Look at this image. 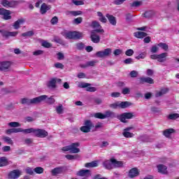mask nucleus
I'll use <instances>...</instances> for the list:
<instances>
[{
  "label": "nucleus",
  "instance_id": "nucleus-1",
  "mask_svg": "<svg viewBox=\"0 0 179 179\" xmlns=\"http://www.w3.org/2000/svg\"><path fill=\"white\" fill-rule=\"evenodd\" d=\"M47 99V95H41L34 99L22 98L21 99V104H26L27 106H33L40 104Z\"/></svg>",
  "mask_w": 179,
  "mask_h": 179
},
{
  "label": "nucleus",
  "instance_id": "nucleus-2",
  "mask_svg": "<svg viewBox=\"0 0 179 179\" xmlns=\"http://www.w3.org/2000/svg\"><path fill=\"white\" fill-rule=\"evenodd\" d=\"M124 165V163L120 161H117V159L112 158L110 160H106L103 162V166L107 170H111V169H113V167H122Z\"/></svg>",
  "mask_w": 179,
  "mask_h": 179
},
{
  "label": "nucleus",
  "instance_id": "nucleus-3",
  "mask_svg": "<svg viewBox=\"0 0 179 179\" xmlns=\"http://www.w3.org/2000/svg\"><path fill=\"white\" fill-rule=\"evenodd\" d=\"M62 34L65 38H69V40H79L83 37V34L78 31L62 32Z\"/></svg>",
  "mask_w": 179,
  "mask_h": 179
},
{
  "label": "nucleus",
  "instance_id": "nucleus-4",
  "mask_svg": "<svg viewBox=\"0 0 179 179\" xmlns=\"http://www.w3.org/2000/svg\"><path fill=\"white\" fill-rule=\"evenodd\" d=\"M80 146L79 143H73L70 145L63 147L62 150L63 152H70V153H79L80 149L78 148Z\"/></svg>",
  "mask_w": 179,
  "mask_h": 179
},
{
  "label": "nucleus",
  "instance_id": "nucleus-5",
  "mask_svg": "<svg viewBox=\"0 0 179 179\" xmlns=\"http://www.w3.org/2000/svg\"><path fill=\"white\" fill-rule=\"evenodd\" d=\"M103 32H104V29H96L91 31V35H90L91 41H92V43H95V44L100 43V36H99L96 33H103Z\"/></svg>",
  "mask_w": 179,
  "mask_h": 179
},
{
  "label": "nucleus",
  "instance_id": "nucleus-6",
  "mask_svg": "<svg viewBox=\"0 0 179 179\" xmlns=\"http://www.w3.org/2000/svg\"><path fill=\"white\" fill-rule=\"evenodd\" d=\"M135 117V114L134 113H124L121 115H118L117 116V120H120L121 122L124 124H127L128 121L127 120H131Z\"/></svg>",
  "mask_w": 179,
  "mask_h": 179
},
{
  "label": "nucleus",
  "instance_id": "nucleus-7",
  "mask_svg": "<svg viewBox=\"0 0 179 179\" xmlns=\"http://www.w3.org/2000/svg\"><path fill=\"white\" fill-rule=\"evenodd\" d=\"M131 106V103L129 101H117L114 103H111L109 105L110 108H113L116 110V108H128Z\"/></svg>",
  "mask_w": 179,
  "mask_h": 179
},
{
  "label": "nucleus",
  "instance_id": "nucleus-8",
  "mask_svg": "<svg viewBox=\"0 0 179 179\" xmlns=\"http://www.w3.org/2000/svg\"><path fill=\"white\" fill-rule=\"evenodd\" d=\"M113 52L111 48H106L103 50H100L96 52V57L97 58H106V57H110Z\"/></svg>",
  "mask_w": 179,
  "mask_h": 179
},
{
  "label": "nucleus",
  "instance_id": "nucleus-9",
  "mask_svg": "<svg viewBox=\"0 0 179 179\" xmlns=\"http://www.w3.org/2000/svg\"><path fill=\"white\" fill-rule=\"evenodd\" d=\"M84 125L85 126L80 127V131H82V132H85V134L90 132V129H92V128H94V124L91 120H86Z\"/></svg>",
  "mask_w": 179,
  "mask_h": 179
},
{
  "label": "nucleus",
  "instance_id": "nucleus-10",
  "mask_svg": "<svg viewBox=\"0 0 179 179\" xmlns=\"http://www.w3.org/2000/svg\"><path fill=\"white\" fill-rule=\"evenodd\" d=\"M1 3L4 8H15L17 5H19V1H8V0H1Z\"/></svg>",
  "mask_w": 179,
  "mask_h": 179
},
{
  "label": "nucleus",
  "instance_id": "nucleus-11",
  "mask_svg": "<svg viewBox=\"0 0 179 179\" xmlns=\"http://www.w3.org/2000/svg\"><path fill=\"white\" fill-rule=\"evenodd\" d=\"M34 135L37 138H45L46 136H48V132L44 129H35Z\"/></svg>",
  "mask_w": 179,
  "mask_h": 179
},
{
  "label": "nucleus",
  "instance_id": "nucleus-12",
  "mask_svg": "<svg viewBox=\"0 0 179 179\" xmlns=\"http://www.w3.org/2000/svg\"><path fill=\"white\" fill-rule=\"evenodd\" d=\"M0 33L3 37L5 38H9V37H16L19 32L17 31H8L5 30H0Z\"/></svg>",
  "mask_w": 179,
  "mask_h": 179
},
{
  "label": "nucleus",
  "instance_id": "nucleus-13",
  "mask_svg": "<svg viewBox=\"0 0 179 179\" xmlns=\"http://www.w3.org/2000/svg\"><path fill=\"white\" fill-rule=\"evenodd\" d=\"M0 15L3 16V19L4 20H10V19H12V16L10 15V10H9L0 8Z\"/></svg>",
  "mask_w": 179,
  "mask_h": 179
},
{
  "label": "nucleus",
  "instance_id": "nucleus-14",
  "mask_svg": "<svg viewBox=\"0 0 179 179\" xmlns=\"http://www.w3.org/2000/svg\"><path fill=\"white\" fill-rule=\"evenodd\" d=\"M22 176V171L19 169H15L8 173V178L17 179Z\"/></svg>",
  "mask_w": 179,
  "mask_h": 179
},
{
  "label": "nucleus",
  "instance_id": "nucleus-15",
  "mask_svg": "<svg viewBox=\"0 0 179 179\" xmlns=\"http://www.w3.org/2000/svg\"><path fill=\"white\" fill-rule=\"evenodd\" d=\"M11 66L12 62L9 61L1 62H0V71H3V72H8V69H9Z\"/></svg>",
  "mask_w": 179,
  "mask_h": 179
},
{
  "label": "nucleus",
  "instance_id": "nucleus-16",
  "mask_svg": "<svg viewBox=\"0 0 179 179\" xmlns=\"http://www.w3.org/2000/svg\"><path fill=\"white\" fill-rule=\"evenodd\" d=\"M64 170H65V167L59 166L52 169L50 173L53 177H57L59 174H62V173H64Z\"/></svg>",
  "mask_w": 179,
  "mask_h": 179
},
{
  "label": "nucleus",
  "instance_id": "nucleus-17",
  "mask_svg": "<svg viewBox=\"0 0 179 179\" xmlns=\"http://www.w3.org/2000/svg\"><path fill=\"white\" fill-rule=\"evenodd\" d=\"M76 174L79 177H90V176H92L90 170L89 169H81L78 171Z\"/></svg>",
  "mask_w": 179,
  "mask_h": 179
},
{
  "label": "nucleus",
  "instance_id": "nucleus-18",
  "mask_svg": "<svg viewBox=\"0 0 179 179\" xmlns=\"http://www.w3.org/2000/svg\"><path fill=\"white\" fill-rule=\"evenodd\" d=\"M144 83H148L149 85H153V83H155V81L150 77L140 78V85H144Z\"/></svg>",
  "mask_w": 179,
  "mask_h": 179
},
{
  "label": "nucleus",
  "instance_id": "nucleus-19",
  "mask_svg": "<svg viewBox=\"0 0 179 179\" xmlns=\"http://www.w3.org/2000/svg\"><path fill=\"white\" fill-rule=\"evenodd\" d=\"M139 176V170L137 168H133L129 170L128 177L129 178H135V177H138Z\"/></svg>",
  "mask_w": 179,
  "mask_h": 179
},
{
  "label": "nucleus",
  "instance_id": "nucleus-20",
  "mask_svg": "<svg viewBox=\"0 0 179 179\" xmlns=\"http://www.w3.org/2000/svg\"><path fill=\"white\" fill-rule=\"evenodd\" d=\"M50 9H51L50 6H48L45 3H42L40 8L41 14L45 15L47 13V11L50 10Z\"/></svg>",
  "mask_w": 179,
  "mask_h": 179
},
{
  "label": "nucleus",
  "instance_id": "nucleus-21",
  "mask_svg": "<svg viewBox=\"0 0 179 179\" xmlns=\"http://www.w3.org/2000/svg\"><path fill=\"white\" fill-rule=\"evenodd\" d=\"M106 16L112 26H117V18L114 15L106 14Z\"/></svg>",
  "mask_w": 179,
  "mask_h": 179
},
{
  "label": "nucleus",
  "instance_id": "nucleus-22",
  "mask_svg": "<svg viewBox=\"0 0 179 179\" xmlns=\"http://www.w3.org/2000/svg\"><path fill=\"white\" fill-rule=\"evenodd\" d=\"M56 85H57V79L56 78H51L50 80H49L46 83V86L49 89H55V87H57Z\"/></svg>",
  "mask_w": 179,
  "mask_h": 179
},
{
  "label": "nucleus",
  "instance_id": "nucleus-23",
  "mask_svg": "<svg viewBox=\"0 0 179 179\" xmlns=\"http://www.w3.org/2000/svg\"><path fill=\"white\" fill-rule=\"evenodd\" d=\"M24 22H26V20H24V18H20L14 22L13 27H14V29H15V30H17V29L20 28V24H23Z\"/></svg>",
  "mask_w": 179,
  "mask_h": 179
},
{
  "label": "nucleus",
  "instance_id": "nucleus-24",
  "mask_svg": "<svg viewBox=\"0 0 179 179\" xmlns=\"http://www.w3.org/2000/svg\"><path fill=\"white\" fill-rule=\"evenodd\" d=\"M169 56V53L164 52L158 55V62H166L167 61V57Z\"/></svg>",
  "mask_w": 179,
  "mask_h": 179
},
{
  "label": "nucleus",
  "instance_id": "nucleus-25",
  "mask_svg": "<svg viewBox=\"0 0 179 179\" xmlns=\"http://www.w3.org/2000/svg\"><path fill=\"white\" fill-rule=\"evenodd\" d=\"M158 173H161V174H167V167L163 164H159L157 166Z\"/></svg>",
  "mask_w": 179,
  "mask_h": 179
},
{
  "label": "nucleus",
  "instance_id": "nucleus-26",
  "mask_svg": "<svg viewBox=\"0 0 179 179\" xmlns=\"http://www.w3.org/2000/svg\"><path fill=\"white\" fill-rule=\"evenodd\" d=\"M175 132H176V130H174V129H167L163 131V135L166 138H170V136H171V134H174Z\"/></svg>",
  "mask_w": 179,
  "mask_h": 179
},
{
  "label": "nucleus",
  "instance_id": "nucleus-27",
  "mask_svg": "<svg viewBox=\"0 0 179 179\" xmlns=\"http://www.w3.org/2000/svg\"><path fill=\"white\" fill-rule=\"evenodd\" d=\"M9 165V161L6 157H1L0 158V167H5Z\"/></svg>",
  "mask_w": 179,
  "mask_h": 179
},
{
  "label": "nucleus",
  "instance_id": "nucleus-28",
  "mask_svg": "<svg viewBox=\"0 0 179 179\" xmlns=\"http://www.w3.org/2000/svg\"><path fill=\"white\" fill-rule=\"evenodd\" d=\"M106 118H117V115L111 110H106L105 112V119Z\"/></svg>",
  "mask_w": 179,
  "mask_h": 179
},
{
  "label": "nucleus",
  "instance_id": "nucleus-29",
  "mask_svg": "<svg viewBox=\"0 0 179 179\" xmlns=\"http://www.w3.org/2000/svg\"><path fill=\"white\" fill-rule=\"evenodd\" d=\"M19 132H20V128H12L6 130V134L7 135H10V134H17Z\"/></svg>",
  "mask_w": 179,
  "mask_h": 179
},
{
  "label": "nucleus",
  "instance_id": "nucleus-30",
  "mask_svg": "<svg viewBox=\"0 0 179 179\" xmlns=\"http://www.w3.org/2000/svg\"><path fill=\"white\" fill-rule=\"evenodd\" d=\"M66 16H79V15H82V11L77 10V11H66Z\"/></svg>",
  "mask_w": 179,
  "mask_h": 179
},
{
  "label": "nucleus",
  "instance_id": "nucleus-31",
  "mask_svg": "<svg viewBox=\"0 0 179 179\" xmlns=\"http://www.w3.org/2000/svg\"><path fill=\"white\" fill-rule=\"evenodd\" d=\"M99 166V164H97L96 161H93L91 162L86 163L85 164V166L87 167V169L93 168V167H97Z\"/></svg>",
  "mask_w": 179,
  "mask_h": 179
},
{
  "label": "nucleus",
  "instance_id": "nucleus-32",
  "mask_svg": "<svg viewBox=\"0 0 179 179\" xmlns=\"http://www.w3.org/2000/svg\"><path fill=\"white\" fill-rule=\"evenodd\" d=\"M35 129H36L34 128H29V129H25L20 128V132H23L24 134H34V135Z\"/></svg>",
  "mask_w": 179,
  "mask_h": 179
},
{
  "label": "nucleus",
  "instance_id": "nucleus-33",
  "mask_svg": "<svg viewBox=\"0 0 179 179\" xmlns=\"http://www.w3.org/2000/svg\"><path fill=\"white\" fill-rule=\"evenodd\" d=\"M134 36L136 38H143V37H146V36H148V34L145 32L137 31L134 33Z\"/></svg>",
  "mask_w": 179,
  "mask_h": 179
},
{
  "label": "nucleus",
  "instance_id": "nucleus-34",
  "mask_svg": "<svg viewBox=\"0 0 179 179\" xmlns=\"http://www.w3.org/2000/svg\"><path fill=\"white\" fill-rule=\"evenodd\" d=\"M143 15H144V17H145L146 19H150L151 17H153V16H155V11L153 10L146 11Z\"/></svg>",
  "mask_w": 179,
  "mask_h": 179
},
{
  "label": "nucleus",
  "instance_id": "nucleus-35",
  "mask_svg": "<svg viewBox=\"0 0 179 179\" xmlns=\"http://www.w3.org/2000/svg\"><path fill=\"white\" fill-rule=\"evenodd\" d=\"M97 15L99 17V21H101L102 23H107V18H106L104 15H103V13L101 12L98 11Z\"/></svg>",
  "mask_w": 179,
  "mask_h": 179
},
{
  "label": "nucleus",
  "instance_id": "nucleus-36",
  "mask_svg": "<svg viewBox=\"0 0 179 179\" xmlns=\"http://www.w3.org/2000/svg\"><path fill=\"white\" fill-rule=\"evenodd\" d=\"M90 27H92V29H95V30L101 29V25H100V23L97 21H92Z\"/></svg>",
  "mask_w": 179,
  "mask_h": 179
},
{
  "label": "nucleus",
  "instance_id": "nucleus-37",
  "mask_svg": "<svg viewBox=\"0 0 179 179\" xmlns=\"http://www.w3.org/2000/svg\"><path fill=\"white\" fill-rule=\"evenodd\" d=\"M66 159L67 160H76L79 159L80 156L78 155H65Z\"/></svg>",
  "mask_w": 179,
  "mask_h": 179
},
{
  "label": "nucleus",
  "instance_id": "nucleus-38",
  "mask_svg": "<svg viewBox=\"0 0 179 179\" xmlns=\"http://www.w3.org/2000/svg\"><path fill=\"white\" fill-rule=\"evenodd\" d=\"M94 117L95 118H98L99 120H106L105 114H103L101 113H96L94 115Z\"/></svg>",
  "mask_w": 179,
  "mask_h": 179
},
{
  "label": "nucleus",
  "instance_id": "nucleus-39",
  "mask_svg": "<svg viewBox=\"0 0 179 179\" xmlns=\"http://www.w3.org/2000/svg\"><path fill=\"white\" fill-rule=\"evenodd\" d=\"M21 36L22 37H33V36H34V31H29L27 32H25V33H22L21 34Z\"/></svg>",
  "mask_w": 179,
  "mask_h": 179
},
{
  "label": "nucleus",
  "instance_id": "nucleus-40",
  "mask_svg": "<svg viewBox=\"0 0 179 179\" xmlns=\"http://www.w3.org/2000/svg\"><path fill=\"white\" fill-rule=\"evenodd\" d=\"M53 41H55V43H57L58 44H61L62 45L65 44V42H64L62 39L58 36H54Z\"/></svg>",
  "mask_w": 179,
  "mask_h": 179
},
{
  "label": "nucleus",
  "instance_id": "nucleus-41",
  "mask_svg": "<svg viewBox=\"0 0 179 179\" xmlns=\"http://www.w3.org/2000/svg\"><path fill=\"white\" fill-rule=\"evenodd\" d=\"M8 127H10L11 128H17L20 127V123L17 122H11L8 123Z\"/></svg>",
  "mask_w": 179,
  "mask_h": 179
},
{
  "label": "nucleus",
  "instance_id": "nucleus-42",
  "mask_svg": "<svg viewBox=\"0 0 179 179\" xmlns=\"http://www.w3.org/2000/svg\"><path fill=\"white\" fill-rule=\"evenodd\" d=\"M142 5V1H134L130 3L131 8H139Z\"/></svg>",
  "mask_w": 179,
  "mask_h": 179
},
{
  "label": "nucleus",
  "instance_id": "nucleus-43",
  "mask_svg": "<svg viewBox=\"0 0 179 179\" xmlns=\"http://www.w3.org/2000/svg\"><path fill=\"white\" fill-rule=\"evenodd\" d=\"M177 118H179L178 113H172L168 115V120H177Z\"/></svg>",
  "mask_w": 179,
  "mask_h": 179
},
{
  "label": "nucleus",
  "instance_id": "nucleus-44",
  "mask_svg": "<svg viewBox=\"0 0 179 179\" xmlns=\"http://www.w3.org/2000/svg\"><path fill=\"white\" fill-rule=\"evenodd\" d=\"M76 47L77 48V50H85V43H83V42H79L76 43Z\"/></svg>",
  "mask_w": 179,
  "mask_h": 179
},
{
  "label": "nucleus",
  "instance_id": "nucleus-45",
  "mask_svg": "<svg viewBox=\"0 0 179 179\" xmlns=\"http://www.w3.org/2000/svg\"><path fill=\"white\" fill-rule=\"evenodd\" d=\"M122 135L123 136H124V138H134V134L133 133L125 131H123Z\"/></svg>",
  "mask_w": 179,
  "mask_h": 179
},
{
  "label": "nucleus",
  "instance_id": "nucleus-46",
  "mask_svg": "<svg viewBox=\"0 0 179 179\" xmlns=\"http://www.w3.org/2000/svg\"><path fill=\"white\" fill-rule=\"evenodd\" d=\"M146 52H141L138 56L136 57V59H145L146 58Z\"/></svg>",
  "mask_w": 179,
  "mask_h": 179
},
{
  "label": "nucleus",
  "instance_id": "nucleus-47",
  "mask_svg": "<svg viewBox=\"0 0 179 179\" xmlns=\"http://www.w3.org/2000/svg\"><path fill=\"white\" fill-rule=\"evenodd\" d=\"M82 22H83V18L82 17L75 18L73 20V24H80V23H82Z\"/></svg>",
  "mask_w": 179,
  "mask_h": 179
},
{
  "label": "nucleus",
  "instance_id": "nucleus-48",
  "mask_svg": "<svg viewBox=\"0 0 179 179\" xmlns=\"http://www.w3.org/2000/svg\"><path fill=\"white\" fill-rule=\"evenodd\" d=\"M158 47H161V48H162V50H164V51H167V50H169V45L167 43H159L158 44Z\"/></svg>",
  "mask_w": 179,
  "mask_h": 179
},
{
  "label": "nucleus",
  "instance_id": "nucleus-49",
  "mask_svg": "<svg viewBox=\"0 0 179 179\" xmlns=\"http://www.w3.org/2000/svg\"><path fill=\"white\" fill-rule=\"evenodd\" d=\"M56 111L57 114H62V113H64V108L62 106V104H60L56 107Z\"/></svg>",
  "mask_w": 179,
  "mask_h": 179
},
{
  "label": "nucleus",
  "instance_id": "nucleus-50",
  "mask_svg": "<svg viewBox=\"0 0 179 179\" xmlns=\"http://www.w3.org/2000/svg\"><path fill=\"white\" fill-rule=\"evenodd\" d=\"M45 100L48 104H54V103H55V99L52 96L48 98V96H47V98L45 99Z\"/></svg>",
  "mask_w": 179,
  "mask_h": 179
},
{
  "label": "nucleus",
  "instance_id": "nucleus-51",
  "mask_svg": "<svg viewBox=\"0 0 179 179\" xmlns=\"http://www.w3.org/2000/svg\"><path fill=\"white\" fill-rule=\"evenodd\" d=\"M34 171H35V173H36V174H43V173H44V169L41 168V167H36L34 169Z\"/></svg>",
  "mask_w": 179,
  "mask_h": 179
},
{
  "label": "nucleus",
  "instance_id": "nucleus-52",
  "mask_svg": "<svg viewBox=\"0 0 179 179\" xmlns=\"http://www.w3.org/2000/svg\"><path fill=\"white\" fill-rule=\"evenodd\" d=\"M116 86L120 89H122V87H125L126 84L124 81H118L117 83H116Z\"/></svg>",
  "mask_w": 179,
  "mask_h": 179
},
{
  "label": "nucleus",
  "instance_id": "nucleus-53",
  "mask_svg": "<svg viewBox=\"0 0 179 179\" xmlns=\"http://www.w3.org/2000/svg\"><path fill=\"white\" fill-rule=\"evenodd\" d=\"M138 75L139 73L135 70H133L129 73V76L131 78H138Z\"/></svg>",
  "mask_w": 179,
  "mask_h": 179
},
{
  "label": "nucleus",
  "instance_id": "nucleus-54",
  "mask_svg": "<svg viewBox=\"0 0 179 179\" xmlns=\"http://www.w3.org/2000/svg\"><path fill=\"white\" fill-rule=\"evenodd\" d=\"M131 93V89L129 87H123L122 90V94H129Z\"/></svg>",
  "mask_w": 179,
  "mask_h": 179
},
{
  "label": "nucleus",
  "instance_id": "nucleus-55",
  "mask_svg": "<svg viewBox=\"0 0 179 179\" xmlns=\"http://www.w3.org/2000/svg\"><path fill=\"white\" fill-rule=\"evenodd\" d=\"M124 64L126 65H129V64H134V59L129 57L123 61Z\"/></svg>",
  "mask_w": 179,
  "mask_h": 179
},
{
  "label": "nucleus",
  "instance_id": "nucleus-56",
  "mask_svg": "<svg viewBox=\"0 0 179 179\" xmlns=\"http://www.w3.org/2000/svg\"><path fill=\"white\" fill-rule=\"evenodd\" d=\"M134 50L132 49H128L127 50H126L125 52V55H127V57H132V55H134Z\"/></svg>",
  "mask_w": 179,
  "mask_h": 179
},
{
  "label": "nucleus",
  "instance_id": "nucleus-57",
  "mask_svg": "<svg viewBox=\"0 0 179 179\" xmlns=\"http://www.w3.org/2000/svg\"><path fill=\"white\" fill-rule=\"evenodd\" d=\"M88 86H90V83H81L80 84H79L78 87H81V89H85L87 87V89Z\"/></svg>",
  "mask_w": 179,
  "mask_h": 179
},
{
  "label": "nucleus",
  "instance_id": "nucleus-58",
  "mask_svg": "<svg viewBox=\"0 0 179 179\" xmlns=\"http://www.w3.org/2000/svg\"><path fill=\"white\" fill-rule=\"evenodd\" d=\"M52 45L45 41L42 42V46L45 47V48H50Z\"/></svg>",
  "mask_w": 179,
  "mask_h": 179
},
{
  "label": "nucleus",
  "instance_id": "nucleus-59",
  "mask_svg": "<svg viewBox=\"0 0 179 179\" xmlns=\"http://www.w3.org/2000/svg\"><path fill=\"white\" fill-rule=\"evenodd\" d=\"M3 141L8 143V145H13V141L10 137H4Z\"/></svg>",
  "mask_w": 179,
  "mask_h": 179
},
{
  "label": "nucleus",
  "instance_id": "nucleus-60",
  "mask_svg": "<svg viewBox=\"0 0 179 179\" xmlns=\"http://www.w3.org/2000/svg\"><path fill=\"white\" fill-rule=\"evenodd\" d=\"M51 24H57L58 23V17L55 16L50 20Z\"/></svg>",
  "mask_w": 179,
  "mask_h": 179
},
{
  "label": "nucleus",
  "instance_id": "nucleus-61",
  "mask_svg": "<svg viewBox=\"0 0 179 179\" xmlns=\"http://www.w3.org/2000/svg\"><path fill=\"white\" fill-rule=\"evenodd\" d=\"M94 103L97 105L101 104L103 103V100L100 98H94Z\"/></svg>",
  "mask_w": 179,
  "mask_h": 179
},
{
  "label": "nucleus",
  "instance_id": "nucleus-62",
  "mask_svg": "<svg viewBox=\"0 0 179 179\" xmlns=\"http://www.w3.org/2000/svg\"><path fill=\"white\" fill-rule=\"evenodd\" d=\"M55 68H57V69H62L64 68V64L59 62L55 63Z\"/></svg>",
  "mask_w": 179,
  "mask_h": 179
},
{
  "label": "nucleus",
  "instance_id": "nucleus-63",
  "mask_svg": "<svg viewBox=\"0 0 179 179\" xmlns=\"http://www.w3.org/2000/svg\"><path fill=\"white\" fill-rule=\"evenodd\" d=\"M97 91V88L94 87H88L86 88V92H94Z\"/></svg>",
  "mask_w": 179,
  "mask_h": 179
},
{
  "label": "nucleus",
  "instance_id": "nucleus-64",
  "mask_svg": "<svg viewBox=\"0 0 179 179\" xmlns=\"http://www.w3.org/2000/svg\"><path fill=\"white\" fill-rule=\"evenodd\" d=\"M113 54L115 57H117V55H121V54H122V50L120 49H116L114 50Z\"/></svg>",
  "mask_w": 179,
  "mask_h": 179
}]
</instances>
